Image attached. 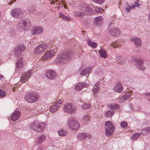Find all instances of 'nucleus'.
Wrapping results in <instances>:
<instances>
[{"instance_id":"obj_32","label":"nucleus","mask_w":150,"mask_h":150,"mask_svg":"<svg viewBox=\"0 0 150 150\" xmlns=\"http://www.w3.org/2000/svg\"><path fill=\"white\" fill-rule=\"evenodd\" d=\"M14 54L15 57L16 58L19 57L22 54V52L16 48L14 50Z\"/></svg>"},{"instance_id":"obj_31","label":"nucleus","mask_w":150,"mask_h":150,"mask_svg":"<svg viewBox=\"0 0 150 150\" xmlns=\"http://www.w3.org/2000/svg\"><path fill=\"white\" fill-rule=\"evenodd\" d=\"M137 6H139L138 3L137 2L135 1L134 4H133L132 6H129L128 8H126L125 9L126 10V11L127 12H129L130 11V9L133 8L134 7Z\"/></svg>"},{"instance_id":"obj_2","label":"nucleus","mask_w":150,"mask_h":150,"mask_svg":"<svg viewBox=\"0 0 150 150\" xmlns=\"http://www.w3.org/2000/svg\"><path fill=\"white\" fill-rule=\"evenodd\" d=\"M105 134L107 136L111 135L114 129L113 124L110 121H107L105 123Z\"/></svg>"},{"instance_id":"obj_12","label":"nucleus","mask_w":150,"mask_h":150,"mask_svg":"<svg viewBox=\"0 0 150 150\" xmlns=\"http://www.w3.org/2000/svg\"><path fill=\"white\" fill-rule=\"evenodd\" d=\"M21 112L20 111L16 110L12 115L11 120L12 121H15L19 118Z\"/></svg>"},{"instance_id":"obj_8","label":"nucleus","mask_w":150,"mask_h":150,"mask_svg":"<svg viewBox=\"0 0 150 150\" xmlns=\"http://www.w3.org/2000/svg\"><path fill=\"white\" fill-rule=\"evenodd\" d=\"M63 110L64 112L72 113L75 112L76 108L72 104H65L64 105Z\"/></svg>"},{"instance_id":"obj_50","label":"nucleus","mask_w":150,"mask_h":150,"mask_svg":"<svg viewBox=\"0 0 150 150\" xmlns=\"http://www.w3.org/2000/svg\"><path fill=\"white\" fill-rule=\"evenodd\" d=\"M43 29L42 27H38V34H40L43 32Z\"/></svg>"},{"instance_id":"obj_56","label":"nucleus","mask_w":150,"mask_h":150,"mask_svg":"<svg viewBox=\"0 0 150 150\" xmlns=\"http://www.w3.org/2000/svg\"><path fill=\"white\" fill-rule=\"evenodd\" d=\"M15 88H13V90L14 91H15Z\"/></svg>"},{"instance_id":"obj_35","label":"nucleus","mask_w":150,"mask_h":150,"mask_svg":"<svg viewBox=\"0 0 150 150\" xmlns=\"http://www.w3.org/2000/svg\"><path fill=\"white\" fill-rule=\"evenodd\" d=\"M31 32L33 35L36 34L38 33V27H35L33 28L31 30Z\"/></svg>"},{"instance_id":"obj_27","label":"nucleus","mask_w":150,"mask_h":150,"mask_svg":"<svg viewBox=\"0 0 150 150\" xmlns=\"http://www.w3.org/2000/svg\"><path fill=\"white\" fill-rule=\"evenodd\" d=\"M91 69L90 67L87 68L83 70L80 73L81 75H84L85 74L90 73Z\"/></svg>"},{"instance_id":"obj_14","label":"nucleus","mask_w":150,"mask_h":150,"mask_svg":"<svg viewBox=\"0 0 150 150\" xmlns=\"http://www.w3.org/2000/svg\"><path fill=\"white\" fill-rule=\"evenodd\" d=\"M110 34L114 36H117L120 35V31L119 29L117 28L112 29L110 31Z\"/></svg>"},{"instance_id":"obj_10","label":"nucleus","mask_w":150,"mask_h":150,"mask_svg":"<svg viewBox=\"0 0 150 150\" xmlns=\"http://www.w3.org/2000/svg\"><path fill=\"white\" fill-rule=\"evenodd\" d=\"M89 11H90V8L88 7H83L82 8L81 12L78 13L74 12L73 15L76 16H82L84 15L88 14Z\"/></svg>"},{"instance_id":"obj_26","label":"nucleus","mask_w":150,"mask_h":150,"mask_svg":"<svg viewBox=\"0 0 150 150\" xmlns=\"http://www.w3.org/2000/svg\"><path fill=\"white\" fill-rule=\"evenodd\" d=\"M38 123L37 121L33 122L30 125V128L34 130H36L38 128Z\"/></svg>"},{"instance_id":"obj_58","label":"nucleus","mask_w":150,"mask_h":150,"mask_svg":"<svg viewBox=\"0 0 150 150\" xmlns=\"http://www.w3.org/2000/svg\"><path fill=\"white\" fill-rule=\"evenodd\" d=\"M60 6L59 5V7H58V9H59V6Z\"/></svg>"},{"instance_id":"obj_42","label":"nucleus","mask_w":150,"mask_h":150,"mask_svg":"<svg viewBox=\"0 0 150 150\" xmlns=\"http://www.w3.org/2000/svg\"><path fill=\"white\" fill-rule=\"evenodd\" d=\"M90 105L89 104H83L82 105V108L83 109H86L90 108Z\"/></svg>"},{"instance_id":"obj_15","label":"nucleus","mask_w":150,"mask_h":150,"mask_svg":"<svg viewBox=\"0 0 150 150\" xmlns=\"http://www.w3.org/2000/svg\"><path fill=\"white\" fill-rule=\"evenodd\" d=\"M131 94L132 91H129L127 94L124 95L120 98V102H123L125 100H127L131 96Z\"/></svg>"},{"instance_id":"obj_24","label":"nucleus","mask_w":150,"mask_h":150,"mask_svg":"<svg viewBox=\"0 0 150 150\" xmlns=\"http://www.w3.org/2000/svg\"><path fill=\"white\" fill-rule=\"evenodd\" d=\"M99 83L97 82L94 86L92 90L93 94H96L98 93L99 90Z\"/></svg>"},{"instance_id":"obj_39","label":"nucleus","mask_w":150,"mask_h":150,"mask_svg":"<svg viewBox=\"0 0 150 150\" xmlns=\"http://www.w3.org/2000/svg\"><path fill=\"white\" fill-rule=\"evenodd\" d=\"M114 113V111L113 110L111 111H108L105 113V115L106 117H110Z\"/></svg>"},{"instance_id":"obj_45","label":"nucleus","mask_w":150,"mask_h":150,"mask_svg":"<svg viewBox=\"0 0 150 150\" xmlns=\"http://www.w3.org/2000/svg\"><path fill=\"white\" fill-rule=\"evenodd\" d=\"M90 119V117L88 115H85L83 116V119L84 121L87 122Z\"/></svg>"},{"instance_id":"obj_37","label":"nucleus","mask_w":150,"mask_h":150,"mask_svg":"<svg viewBox=\"0 0 150 150\" xmlns=\"http://www.w3.org/2000/svg\"><path fill=\"white\" fill-rule=\"evenodd\" d=\"M21 52H22V51L24 50L25 49V47L23 45H18L17 47L16 48Z\"/></svg>"},{"instance_id":"obj_51","label":"nucleus","mask_w":150,"mask_h":150,"mask_svg":"<svg viewBox=\"0 0 150 150\" xmlns=\"http://www.w3.org/2000/svg\"><path fill=\"white\" fill-rule=\"evenodd\" d=\"M38 47H36L35 49L34 50V53L35 54L37 55L38 54Z\"/></svg>"},{"instance_id":"obj_30","label":"nucleus","mask_w":150,"mask_h":150,"mask_svg":"<svg viewBox=\"0 0 150 150\" xmlns=\"http://www.w3.org/2000/svg\"><path fill=\"white\" fill-rule=\"evenodd\" d=\"M109 108L114 109H118L119 108V106L118 104H109L108 105Z\"/></svg>"},{"instance_id":"obj_21","label":"nucleus","mask_w":150,"mask_h":150,"mask_svg":"<svg viewBox=\"0 0 150 150\" xmlns=\"http://www.w3.org/2000/svg\"><path fill=\"white\" fill-rule=\"evenodd\" d=\"M23 59L20 58L17 60L16 63V67L17 68H21L23 66L24 62L23 61Z\"/></svg>"},{"instance_id":"obj_34","label":"nucleus","mask_w":150,"mask_h":150,"mask_svg":"<svg viewBox=\"0 0 150 150\" xmlns=\"http://www.w3.org/2000/svg\"><path fill=\"white\" fill-rule=\"evenodd\" d=\"M45 138V136L44 135H42L38 137V143H41L43 142Z\"/></svg>"},{"instance_id":"obj_1","label":"nucleus","mask_w":150,"mask_h":150,"mask_svg":"<svg viewBox=\"0 0 150 150\" xmlns=\"http://www.w3.org/2000/svg\"><path fill=\"white\" fill-rule=\"evenodd\" d=\"M31 23L30 21L27 19H23L20 20L17 25V28L21 31L28 30L31 27Z\"/></svg>"},{"instance_id":"obj_28","label":"nucleus","mask_w":150,"mask_h":150,"mask_svg":"<svg viewBox=\"0 0 150 150\" xmlns=\"http://www.w3.org/2000/svg\"><path fill=\"white\" fill-rule=\"evenodd\" d=\"M46 125L45 123H42L38 125V132H40L45 127Z\"/></svg>"},{"instance_id":"obj_44","label":"nucleus","mask_w":150,"mask_h":150,"mask_svg":"<svg viewBox=\"0 0 150 150\" xmlns=\"http://www.w3.org/2000/svg\"><path fill=\"white\" fill-rule=\"evenodd\" d=\"M142 133L143 134H146L148 132H150V127H147L145 129H144L142 131Z\"/></svg>"},{"instance_id":"obj_18","label":"nucleus","mask_w":150,"mask_h":150,"mask_svg":"<svg viewBox=\"0 0 150 150\" xmlns=\"http://www.w3.org/2000/svg\"><path fill=\"white\" fill-rule=\"evenodd\" d=\"M130 40L134 42L136 46H140L141 44V40L137 38H133L131 39Z\"/></svg>"},{"instance_id":"obj_4","label":"nucleus","mask_w":150,"mask_h":150,"mask_svg":"<svg viewBox=\"0 0 150 150\" xmlns=\"http://www.w3.org/2000/svg\"><path fill=\"white\" fill-rule=\"evenodd\" d=\"M25 100L29 103H35L37 100V94L36 92L30 93L25 96Z\"/></svg>"},{"instance_id":"obj_40","label":"nucleus","mask_w":150,"mask_h":150,"mask_svg":"<svg viewBox=\"0 0 150 150\" xmlns=\"http://www.w3.org/2000/svg\"><path fill=\"white\" fill-rule=\"evenodd\" d=\"M140 135L139 133H135L133 134L132 137L131 139L132 140H134L138 138Z\"/></svg>"},{"instance_id":"obj_59","label":"nucleus","mask_w":150,"mask_h":150,"mask_svg":"<svg viewBox=\"0 0 150 150\" xmlns=\"http://www.w3.org/2000/svg\"><path fill=\"white\" fill-rule=\"evenodd\" d=\"M55 1H56L57 2V0H55Z\"/></svg>"},{"instance_id":"obj_19","label":"nucleus","mask_w":150,"mask_h":150,"mask_svg":"<svg viewBox=\"0 0 150 150\" xmlns=\"http://www.w3.org/2000/svg\"><path fill=\"white\" fill-rule=\"evenodd\" d=\"M137 63L139 64V67H138L140 70L144 71L145 69V68L142 65L143 62V60L141 58L135 59Z\"/></svg>"},{"instance_id":"obj_11","label":"nucleus","mask_w":150,"mask_h":150,"mask_svg":"<svg viewBox=\"0 0 150 150\" xmlns=\"http://www.w3.org/2000/svg\"><path fill=\"white\" fill-rule=\"evenodd\" d=\"M46 77L49 79H55L56 76V74L53 70H48L45 73Z\"/></svg>"},{"instance_id":"obj_22","label":"nucleus","mask_w":150,"mask_h":150,"mask_svg":"<svg viewBox=\"0 0 150 150\" xmlns=\"http://www.w3.org/2000/svg\"><path fill=\"white\" fill-rule=\"evenodd\" d=\"M52 105H51V107L50 108V110L52 112H54L56 111L59 106L60 104H52Z\"/></svg>"},{"instance_id":"obj_25","label":"nucleus","mask_w":150,"mask_h":150,"mask_svg":"<svg viewBox=\"0 0 150 150\" xmlns=\"http://www.w3.org/2000/svg\"><path fill=\"white\" fill-rule=\"evenodd\" d=\"M98 51L101 57L104 58L107 57V55L106 54V51L103 49L101 48Z\"/></svg>"},{"instance_id":"obj_47","label":"nucleus","mask_w":150,"mask_h":150,"mask_svg":"<svg viewBox=\"0 0 150 150\" xmlns=\"http://www.w3.org/2000/svg\"><path fill=\"white\" fill-rule=\"evenodd\" d=\"M95 11L96 12L99 13H102L103 12V9L100 8L96 7L95 8Z\"/></svg>"},{"instance_id":"obj_7","label":"nucleus","mask_w":150,"mask_h":150,"mask_svg":"<svg viewBox=\"0 0 150 150\" xmlns=\"http://www.w3.org/2000/svg\"><path fill=\"white\" fill-rule=\"evenodd\" d=\"M68 126L72 129H77L79 127V125L76 119L74 118L70 119L68 122Z\"/></svg>"},{"instance_id":"obj_16","label":"nucleus","mask_w":150,"mask_h":150,"mask_svg":"<svg viewBox=\"0 0 150 150\" xmlns=\"http://www.w3.org/2000/svg\"><path fill=\"white\" fill-rule=\"evenodd\" d=\"M90 138L91 137L90 134L85 133H80L78 135V138L80 140H83L86 137Z\"/></svg>"},{"instance_id":"obj_49","label":"nucleus","mask_w":150,"mask_h":150,"mask_svg":"<svg viewBox=\"0 0 150 150\" xmlns=\"http://www.w3.org/2000/svg\"><path fill=\"white\" fill-rule=\"evenodd\" d=\"M5 95V92L2 90H0V97H3Z\"/></svg>"},{"instance_id":"obj_29","label":"nucleus","mask_w":150,"mask_h":150,"mask_svg":"<svg viewBox=\"0 0 150 150\" xmlns=\"http://www.w3.org/2000/svg\"><path fill=\"white\" fill-rule=\"evenodd\" d=\"M87 42L88 45L93 48L96 47H97V44L95 42H92L90 40H88Z\"/></svg>"},{"instance_id":"obj_46","label":"nucleus","mask_w":150,"mask_h":150,"mask_svg":"<svg viewBox=\"0 0 150 150\" xmlns=\"http://www.w3.org/2000/svg\"><path fill=\"white\" fill-rule=\"evenodd\" d=\"M120 125L121 127L123 128L126 127L127 126V122L125 121H124L121 122Z\"/></svg>"},{"instance_id":"obj_6","label":"nucleus","mask_w":150,"mask_h":150,"mask_svg":"<svg viewBox=\"0 0 150 150\" xmlns=\"http://www.w3.org/2000/svg\"><path fill=\"white\" fill-rule=\"evenodd\" d=\"M11 14L12 16L16 18H21L23 16V11L19 8L13 9L11 11Z\"/></svg>"},{"instance_id":"obj_33","label":"nucleus","mask_w":150,"mask_h":150,"mask_svg":"<svg viewBox=\"0 0 150 150\" xmlns=\"http://www.w3.org/2000/svg\"><path fill=\"white\" fill-rule=\"evenodd\" d=\"M111 45L114 47H120L121 43L120 42L115 41L112 43Z\"/></svg>"},{"instance_id":"obj_17","label":"nucleus","mask_w":150,"mask_h":150,"mask_svg":"<svg viewBox=\"0 0 150 150\" xmlns=\"http://www.w3.org/2000/svg\"><path fill=\"white\" fill-rule=\"evenodd\" d=\"M88 84L84 83H79L76 85L74 87V89L76 90H79L82 89L83 87H87Z\"/></svg>"},{"instance_id":"obj_5","label":"nucleus","mask_w":150,"mask_h":150,"mask_svg":"<svg viewBox=\"0 0 150 150\" xmlns=\"http://www.w3.org/2000/svg\"><path fill=\"white\" fill-rule=\"evenodd\" d=\"M52 50H51L47 51L45 53V55L41 58L42 60L44 61L48 58L52 57L55 55V53L57 52V49L56 47L52 48Z\"/></svg>"},{"instance_id":"obj_57","label":"nucleus","mask_w":150,"mask_h":150,"mask_svg":"<svg viewBox=\"0 0 150 150\" xmlns=\"http://www.w3.org/2000/svg\"><path fill=\"white\" fill-rule=\"evenodd\" d=\"M51 1L52 2V4H54V1L51 0Z\"/></svg>"},{"instance_id":"obj_53","label":"nucleus","mask_w":150,"mask_h":150,"mask_svg":"<svg viewBox=\"0 0 150 150\" xmlns=\"http://www.w3.org/2000/svg\"><path fill=\"white\" fill-rule=\"evenodd\" d=\"M62 101L61 100H60V99L59 100V101L57 102V103H62Z\"/></svg>"},{"instance_id":"obj_13","label":"nucleus","mask_w":150,"mask_h":150,"mask_svg":"<svg viewBox=\"0 0 150 150\" xmlns=\"http://www.w3.org/2000/svg\"><path fill=\"white\" fill-rule=\"evenodd\" d=\"M115 91L118 93H120L123 91V87L121 83L120 82L117 83L115 86L113 88Z\"/></svg>"},{"instance_id":"obj_38","label":"nucleus","mask_w":150,"mask_h":150,"mask_svg":"<svg viewBox=\"0 0 150 150\" xmlns=\"http://www.w3.org/2000/svg\"><path fill=\"white\" fill-rule=\"evenodd\" d=\"M59 135L61 136H63L66 135L67 132L66 131L63 130H60L58 132Z\"/></svg>"},{"instance_id":"obj_52","label":"nucleus","mask_w":150,"mask_h":150,"mask_svg":"<svg viewBox=\"0 0 150 150\" xmlns=\"http://www.w3.org/2000/svg\"><path fill=\"white\" fill-rule=\"evenodd\" d=\"M16 0H12L11 2H10L9 3V4H11L12 3H14L15 1Z\"/></svg>"},{"instance_id":"obj_54","label":"nucleus","mask_w":150,"mask_h":150,"mask_svg":"<svg viewBox=\"0 0 150 150\" xmlns=\"http://www.w3.org/2000/svg\"><path fill=\"white\" fill-rule=\"evenodd\" d=\"M4 77L3 76L1 75L0 74V79L3 78Z\"/></svg>"},{"instance_id":"obj_55","label":"nucleus","mask_w":150,"mask_h":150,"mask_svg":"<svg viewBox=\"0 0 150 150\" xmlns=\"http://www.w3.org/2000/svg\"><path fill=\"white\" fill-rule=\"evenodd\" d=\"M147 95L149 96H150V93H149L147 94Z\"/></svg>"},{"instance_id":"obj_20","label":"nucleus","mask_w":150,"mask_h":150,"mask_svg":"<svg viewBox=\"0 0 150 150\" xmlns=\"http://www.w3.org/2000/svg\"><path fill=\"white\" fill-rule=\"evenodd\" d=\"M47 45L46 44H42L38 46V54L43 52L47 48Z\"/></svg>"},{"instance_id":"obj_3","label":"nucleus","mask_w":150,"mask_h":150,"mask_svg":"<svg viewBox=\"0 0 150 150\" xmlns=\"http://www.w3.org/2000/svg\"><path fill=\"white\" fill-rule=\"evenodd\" d=\"M73 56V54L71 52H69L66 54L58 56L57 61L59 63L66 62L68 59L71 58Z\"/></svg>"},{"instance_id":"obj_43","label":"nucleus","mask_w":150,"mask_h":150,"mask_svg":"<svg viewBox=\"0 0 150 150\" xmlns=\"http://www.w3.org/2000/svg\"><path fill=\"white\" fill-rule=\"evenodd\" d=\"M118 59V61L120 64H123L125 62V59L123 58L120 57Z\"/></svg>"},{"instance_id":"obj_36","label":"nucleus","mask_w":150,"mask_h":150,"mask_svg":"<svg viewBox=\"0 0 150 150\" xmlns=\"http://www.w3.org/2000/svg\"><path fill=\"white\" fill-rule=\"evenodd\" d=\"M59 16L65 21H69L70 20V18L69 17L65 16L61 13H59Z\"/></svg>"},{"instance_id":"obj_48","label":"nucleus","mask_w":150,"mask_h":150,"mask_svg":"<svg viewBox=\"0 0 150 150\" xmlns=\"http://www.w3.org/2000/svg\"><path fill=\"white\" fill-rule=\"evenodd\" d=\"M95 2L99 4H101L103 3L105 0H93Z\"/></svg>"},{"instance_id":"obj_23","label":"nucleus","mask_w":150,"mask_h":150,"mask_svg":"<svg viewBox=\"0 0 150 150\" xmlns=\"http://www.w3.org/2000/svg\"><path fill=\"white\" fill-rule=\"evenodd\" d=\"M102 21V18L101 16L96 17L94 19V23L96 25H100Z\"/></svg>"},{"instance_id":"obj_41","label":"nucleus","mask_w":150,"mask_h":150,"mask_svg":"<svg viewBox=\"0 0 150 150\" xmlns=\"http://www.w3.org/2000/svg\"><path fill=\"white\" fill-rule=\"evenodd\" d=\"M61 3H62L61 4V3H59V4H60V6H63L65 8H67V5L66 4L65 0H62L61 1Z\"/></svg>"},{"instance_id":"obj_9","label":"nucleus","mask_w":150,"mask_h":150,"mask_svg":"<svg viewBox=\"0 0 150 150\" xmlns=\"http://www.w3.org/2000/svg\"><path fill=\"white\" fill-rule=\"evenodd\" d=\"M32 73L33 72L31 70H29L24 73L21 77L20 79L21 82L22 83L26 82L31 77Z\"/></svg>"}]
</instances>
